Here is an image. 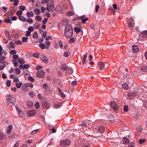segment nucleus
<instances>
[{
	"mask_svg": "<svg viewBox=\"0 0 147 147\" xmlns=\"http://www.w3.org/2000/svg\"><path fill=\"white\" fill-rule=\"evenodd\" d=\"M67 66L65 64H63L60 66L61 69L63 71L66 70L67 69Z\"/></svg>",
	"mask_w": 147,
	"mask_h": 147,
	"instance_id": "6ab92c4d",
	"label": "nucleus"
},
{
	"mask_svg": "<svg viewBox=\"0 0 147 147\" xmlns=\"http://www.w3.org/2000/svg\"><path fill=\"white\" fill-rule=\"evenodd\" d=\"M7 48L10 49H13L15 47L14 43L12 42H10L6 46Z\"/></svg>",
	"mask_w": 147,
	"mask_h": 147,
	"instance_id": "1a4fd4ad",
	"label": "nucleus"
},
{
	"mask_svg": "<svg viewBox=\"0 0 147 147\" xmlns=\"http://www.w3.org/2000/svg\"><path fill=\"white\" fill-rule=\"evenodd\" d=\"M122 87L125 90H127L129 88L128 84L126 83H124L122 85Z\"/></svg>",
	"mask_w": 147,
	"mask_h": 147,
	"instance_id": "c85d7f7f",
	"label": "nucleus"
},
{
	"mask_svg": "<svg viewBox=\"0 0 147 147\" xmlns=\"http://www.w3.org/2000/svg\"><path fill=\"white\" fill-rule=\"evenodd\" d=\"M71 143V141L68 139L63 140L61 141L60 144L62 147H65L69 146Z\"/></svg>",
	"mask_w": 147,
	"mask_h": 147,
	"instance_id": "20e7f679",
	"label": "nucleus"
},
{
	"mask_svg": "<svg viewBox=\"0 0 147 147\" xmlns=\"http://www.w3.org/2000/svg\"><path fill=\"white\" fill-rule=\"evenodd\" d=\"M27 22H28L30 24H32L33 22V21L32 18H28L26 20Z\"/></svg>",
	"mask_w": 147,
	"mask_h": 147,
	"instance_id": "49530a36",
	"label": "nucleus"
},
{
	"mask_svg": "<svg viewBox=\"0 0 147 147\" xmlns=\"http://www.w3.org/2000/svg\"><path fill=\"white\" fill-rule=\"evenodd\" d=\"M28 30L30 32H32L34 30V28L32 26H30L28 28Z\"/></svg>",
	"mask_w": 147,
	"mask_h": 147,
	"instance_id": "4d7b16f0",
	"label": "nucleus"
},
{
	"mask_svg": "<svg viewBox=\"0 0 147 147\" xmlns=\"http://www.w3.org/2000/svg\"><path fill=\"white\" fill-rule=\"evenodd\" d=\"M45 3H47V4H49L51 3V1L50 0H43L42 1V4H44Z\"/></svg>",
	"mask_w": 147,
	"mask_h": 147,
	"instance_id": "2f4dec72",
	"label": "nucleus"
},
{
	"mask_svg": "<svg viewBox=\"0 0 147 147\" xmlns=\"http://www.w3.org/2000/svg\"><path fill=\"white\" fill-rule=\"evenodd\" d=\"M33 37L36 39H37L38 38V34L37 32H35L33 34Z\"/></svg>",
	"mask_w": 147,
	"mask_h": 147,
	"instance_id": "a19ab883",
	"label": "nucleus"
},
{
	"mask_svg": "<svg viewBox=\"0 0 147 147\" xmlns=\"http://www.w3.org/2000/svg\"><path fill=\"white\" fill-rule=\"evenodd\" d=\"M30 65L28 64H25L23 65V67L24 69H28L30 67Z\"/></svg>",
	"mask_w": 147,
	"mask_h": 147,
	"instance_id": "680f3d73",
	"label": "nucleus"
},
{
	"mask_svg": "<svg viewBox=\"0 0 147 147\" xmlns=\"http://www.w3.org/2000/svg\"><path fill=\"white\" fill-rule=\"evenodd\" d=\"M34 28H38L39 26V25L37 22H36L33 24Z\"/></svg>",
	"mask_w": 147,
	"mask_h": 147,
	"instance_id": "3c124183",
	"label": "nucleus"
},
{
	"mask_svg": "<svg viewBox=\"0 0 147 147\" xmlns=\"http://www.w3.org/2000/svg\"><path fill=\"white\" fill-rule=\"evenodd\" d=\"M110 105L115 112L117 113L119 112L120 111V104L112 101L110 102Z\"/></svg>",
	"mask_w": 147,
	"mask_h": 147,
	"instance_id": "7ed1b4c3",
	"label": "nucleus"
},
{
	"mask_svg": "<svg viewBox=\"0 0 147 147\" xmlns=\"http://www.w3.org/2000/svg\"><path fill=\"white\" fill-rule=\"evenodd\" d=\"M28 79L31 82H33L34 80V78L31 76H29L28 77Z\"/></svg>",
	"mask_w": 147,
	"mask_h": 147,
	"instance_id": "774afa93",
	"label": "nucleus"
},
{
	"mask_svg": "<svg viewBox=\"0 0 147 147\" xmlns=\"http://www.w3.org/2000/svg\"><path fill=\"white\" fill-rule=\"evenodd\" d=\"M100 67L99 69L101 70H103L105 69V65L103 63L101 62L99 64Z\"/></svg>",
	"mask_w": 147,
	"mask_h": 147,
	"instance_id": "a878e982",
	"label": "nucleus"
},
{
	"mask_svg": "<svg viewBox=\"0 0 147 147\" xmlns=\"http://www.w3.org/2000/svg\"><path fill=\"white\" fill-rule=\"evenodd\" d=\"M40 58L43 62L46 64L47 63L49 60L45 56L42 55L40 56Z\"/></svg>",
	"mask_w": 147,
	"mask_h": 147,
	"instance_id": "423d86ee",
	"label": "nucleus"
},
{
	"mask_svg": "<svg viewBox=\"0 0 147 147\" xmlns=\"http://www.w3.org/2000/svg\"><path fill=\"white\" fill-rule=\"evenodd\" d=\"M132 51L133 52H138L139 51L138 47L136 45H133L132 47Z\"/></svg>",
	"mask_w": 147,
	"mask_h": 147,
	"instance_id": "dca6fc26",
	"label": "nucleus"
},
{
	"mask_svg": "<svg viewBox=\"0 0 147 147\" xmlns=\"http://www.w3.org/2000/svg\"><path fill=\"white\" fill-rule=\"evenodd\" d=\"M26 105L29 107H31L33 105L32 101L31 100L27 101L26 103Z\"/></svg>",
	"mask_w": 147,
	"mask_h": 147,
	"instance_id": "4be33fe9",
	"label": "nucleus"
},
{
	"mask_svg": "<svg viewBox=\"0 0 147 147\" xmlns=\"http://www.w3.org/2000/svg\"><path fill=\"white\" fill-rule=\"evenodd\" d=\"M18 61L19 62L20 64H23L25 63V61L23 58H19Z\"/></svg>",
	"mask_w": 147,
	"mask_h": 147,
	"instance_id": "393cba45",
	"label": "nucleus"
},
{
	"mask_svg": "<svg viewBox=\"0 0 147 147\" xmlns=\"http://www.w3.org/2000/svg\"><path fill=\"white\" fill-rule=\"evenodd\" d=\"M19 116H20L22 117H24V114L23 113V112L22 111H21L19 112Z\"/></svg>",
	"mask_w": 147,
	"mask_h": 147,
	"instance_id": "603ef678",
	"label": "nucleus"
},
{
	"mask_svg": "<svg viewBox=\"0 0 147 147\" xmlns=\"http://www.w3.org/2000/svg\"><path fill=\"white\" fill-rule=\"evenodd\" d=\"M18 18L20 20L23 22H25L26 20V19L25 17L21 16H19Z\"/></svg>",
	"mask_w": 147,
	"mask_h": 147,
	"instance_id": "5701e85b",
	"label": "nucleus"
},
{
	"mask_svg": "<svg viewBox=\"0 0 147 147\" xmlns=\"http://www.w3.org/2000/svg\"><path fill=\"white\" fill-rule=\"evenodd\" d=\"M11 61L13 64L14 67H16L18 66V63L15 60L12 59L11 60Z\"/></svg>",
	"mask_w": 147,
	"mask_h": 147,
	"instance_id": "b1692460",
	"label": "nucleus"
},
{
	"mask_svg": "<svg viewBox=\"0 0 147 147\" xmlns=\"http://www.w3.org/2000/svg\"><path fill=\"white\" fill-rule=\"evenodd\" d=\"M4 22L5 23H10V24L12 23V22L11 21L9 18L6 19L4 20Z\"/></svg>",
	"mask_w": 147,
	"mask_h": 147,
	"instance_id": "e433bc0d",
	"label": "nucleus"
},
{
	"mask_svg": "<svg viewBox=\"0 0 147 147\" xmlns=\"http://www.w3.org/2000/svg\"><path fill=\"white\" fill-rule=\"evenodd\" d=\"M19 0H14L13 5L15 6H17L18 4Z\"/></svg>",
	"mask_w": 147,
	"mask_h": 147,
	"instance_id": "864d4df0",
	"label": "nucleus"
},
{
	"mask_svg": "<svg viewBox=\"0 0 147 147\" xmlns=\"http://www.w3.org/2000/svg\"><path fill=\"white\" fill-rule=\"evenodd\" d=\"M33 11L35 12L36 14H39L40 13V10L38 8L34 9Z\"/></svg>",
	"mask_w": 147,
	"mask_h": 147,
	"instance_id": "72a5a7b5",
	"label": "nucleus"
},
{
	"mask_svg": "<svg viewBox=\"0 0 147 147\" xmlns=\"http://www.w3.org/2000/svg\"><path fill=\"white\" fill-rule=\"evenodd\" d=\"M26 15L28 18L33 17L34 16V14L32 11L27 12L26 13Z\"/></svg>",
	"mask_w": 147,
	"mask_h": 147,
	"instance_id": "f3484780",
	"label": "nucleus"
},
{
	"mask_svg": "<svg viewBox=\"0 0 147 147\" xmlns=\"http://www.w3.org/2000/svg\"><path fill=\"white\" fill-rule=\"evenodd\" d=\"M69 54L70 53H68L67 52H65L64 53L63 55L65 57H67L69 56Z\"/></svg>",
	"mask_w": 147,
	"mask_h": 147,
	"instance_id": "69168bd1",
	"label": "nucleus"
},
{
	"mask_svg": "<svg viewBox=\"0 0 147 147\" xmlns=\"http://www.w3.org/2000/svg\"><path fill=\"white\" fill-rule=\"evenodd\" d=\"M19 8L20 10L24 11L26 7L24 5H21L19 7Z\"/></svg>",
	"mask_w": 147,
	"mask_h": 147,
	"instance_id": "de8ad7c7",
	"label": "nucleus"
},
{
	"mask_svg": "<svg viewBox=\"0 0 147 147\" xmlns=\"http://www.w3.org/2000/svg\"><path fill=\"white\" fill-rule=\"evenodd\" d=\"M13 126L12 125H9L7 127V134H9L11 132Z\"/></svg>",
	"mask_w": 147,
	"mask_h": 147,
	"instance_id": "f8f14e48",
	"label": "nucleus"
},
{
	"mask_svg": "<svg viewBox=\"0 0 147 147\" xmlns=\"http://www.w3.org/2000/svg\"><path fill=\"white\" fill-rule=\"evenodd\" d=\"M141 70L143 72H145L147 71V67L145 66H143L141 68Z\"/></svg>",
	"mask_w": 147,
	"mask_h": 147,
	"instance_id": "c756f323",
	"label": "nucleus"
},
{
	"mask_svg": "<svg viewBox=\"0 0 147 147\" xmlns=\"http://www.w3.org/2000/svg\"><path fill=\"white\" fill-rule=\"evenodd\" d=\"M35 106L36 109H38L40 107L39 103L38 102H36L35 105Z\"/></svg>",
	"mask_w": 147,
	"mask_h": 147,
	"instance_id": "bf43d9fd",
	"label": "nucleus"
},
{
	"mask_svg": "<svg viewBox=\"0 0 147 147\" xmlns=\"http://www.w3.org/2000/svg\"><path fill=\"white\" fill-rule=\"evenodd\" d=\"M6 57L4 56H1L0 57V63L1 64H4L5 63V60Z\"/></svg>",
	"mask_w": 147,
	"mask_h": 147,
	"instance_id": "4468645a",
	"label": "nucleus"
},
{
	"mask_svg": "<svg viewBox=\"0 0 147 147\" xmlns=\"http://www.w3.org/2000/svg\"><path fill=\"white\" fill-rule=\"evenodd\" d=\"M127 55L129 57H131L133 55V52L132 51L127 50L126 51Z\"/></svg>",
	"mask_w": 147,
	"mask_h": 147,
	"instance_id": "a211bd4d",
	"label": "nucleus"
},
{
	"mask_svg": "<svg viewBox=\"0 0 147 147\" xmlns=\"http://www.w3.org/2000/svg\"><path fill=\"white\" fill-rule=\"evenodd\" d=\"M53 0H52V3L51 4H47V6L45 9L47 11L50 12H52L55 9V7L54 6L53 3Z\"/></svg>",
	"mask_w": 147,
	"mask_h": 147,
	"instance_id": "39448f33",
	"label": "nucleus"
},
{
	"mask_svg": "<svg viewBox=\"0 0 147 147\" xmlns=\"http://www.w3.org/2000/svg\"><path fill=\"white\" fill-rule=\"evenodd\" d=\"M45 43L47 45L46 46V48L48 49L49 48V46L50 45V42L49 41H45Z\"/></svg>",
	"mask_w": 147,
	"mask_h": 147,
	"instance_id": "c9c22d12",
	"label": "nucleus"
},
{
	"mask_svg": "<svg viewBox=\"0 0 147 147\" xmlns=\"http://www.w3.org/2000/svg\"><path fill=\"white\" fill-rule=\"evenodd\" d=\"M146 141L145 139H140L139 141V142L140 144L143 143Z\"/></svg>",
	"mask_w": 147,
	"mask_h": 147,
	"instance_id": "8fccbe9b",
	"label": "nucleus"
},
{
	"mask_svg": "<svg viewBox=\"0 0 147 147\" xmlns=\"http://www.w3.org/2000/svg\"><path fill=\"white\" fill-rule=\"evenodd\" d=\"M23 13V12L20 10H18L16 12V14L18 16H21V15Z\"/></svg>",
	"mask_w": 147,
	"mask_h": 147,
	"instance_id": "a18cd8bd",
	"label": "nucleus"
},
{
	"mask_svg": "<svg viewBox=\"0 0 147 147\" xmlns=\"http://www.w3.org/2000/svg\"><path fill=\"white\" fill-rule=\"evenodd\" d=\"M19 57L18 55H13L12 56V58L13 59H19Z\"/></svg>",
	"mask_w": 147,
	"mask_h": 147,
	"instance_id": "13d9d810",
	"label": "nucleus"
},
{
	"mask_svg": "<svg viewBox=\"0 0 147 147\" xmlns=\"http://www.w3.org/2000/svg\"><path fill=\"white\" fill-rule=\"evenodd\" d=\"M3 65H0V70H2L4 69L5 67L6 66V65L5 63L3 64Z\"/></svg>",
	"mask_w": 147,
	"mask_h": 147,
	"instance_id": "09e8293b",
	"label": "nucleus"
},
{
	"mask_svg": "<svg viewBox=\"0 0 147 147\" xmlns=\"http://www.w3.org/2000/svg\"><path fill=\"white\" fill-rule=\"evenodd\" d=\"M15 43L17 45H19L21 44L22 43L20 40H18L17 41H16L15 42Z\"/></svg>",
	"mask_w": 147,
	"mask_h": 147,
	"instance_id": "e2e57ef3",
	"label": "nucleus"
},
{
	"mask_svg": "<svg viewBox=\"0 0 147 147\" xmlns=\"http://www.w3.org/2000/svg\"><path fill=\"white\" fill-rule=\"evenodd\" d=\"M39 46L42 49L46 48V46L43 43H40L39 45Z\"/></svg>",
	"mask_w": 147,
	"mask_h": 147,
	"instance_id": "ea45409f",
	"label": "nucleus"
},
{
	"mask_svg": "<svg viewBox=\"0 0 147 147\" xmlns=\"http://www.w3.org/2000/svg\"><path fill=\"white\" fill-rule=\"evenodd\" d=\"M134 23L133 22H130L128 25V27L129 28H131V29H132L133 27L134 26Z\"/></svg>",
	"mask_w": 147,
	"mask_h": 147,
	"instance_id": "cd10ccee",
	"label": "nucleus"
},
{
	"mask_svg": "<svg viewBox=\"0 0 147 147\" xmlns=\"http://www.w3.org/2000/svg\"><path fill=\"white\" fill-rule=\"evenodd\" d=\"M26 83L23 84L22 87V90H25L27 87Z\"/></svg>",
	"mask_w": 147,
	"mask_h": 147,
	"instance_id": "79ce46f5",
	"label": "nucleus"
},
{
	"mask_svg": "<svg viewBox=\"0 0 147 147\" xmlns=\"http://www.w3.org/2000/svg\"><path fill=\"white\" fill-rule=\"evenodd\" d=\"M53 82L54 84L59 85L60 84L61 81L59 79H55L54 80Z\"/></svg>",
	"mask_w": 147,
	"mask_h": 147,
	"instance_id": "aec40b11",
	"label": "nucleus"
},
{
	"mask_svg": "<svg viewBox=\"0 0 147 147\" xmlns=\"http://www.w3.org/2000/svg\"><path fill=\"white\" fill-rule=\"evenodd\" d=\"M15 71L18 75H19L20 74L21 71L18 68H16L15 69Z\"/></svg>",
	"mask_w": 147,
	"mask_h": 147,
	"instance_id": "6e6d98bb",
	"label": "nucleus"
},
{
	"mask_svg": "<svg viewBox=\"0 0 147 147\" xmlns=\"http://www.w3.org/2000/svg\"><path fill=\"white\" fill-rule=\"evenodd\" d=\"M139 37L141 38H146L147 37V31H144L140 34Z\"/></svg>",
	"mask_w": 147,
	"mask_h": 147,
	"instance_id": "9d476101",
	"label": "nucleus"
},
{
	"mask_svg": "<svg viewBox=\"0 0 147 147\" xmlns=\"http://www.w3.org/2000/svg\"><path fill=\"white\" fill-rule=\"evenodd\" d=\"M13 82H19V79L18 77H14L13 79Z\"/></svg>",
	"mask_w": 147,
	"mask_h": 147,
	"instance_id": "338daca9",
	"label": "nucleus"
},
{
	"mask_svg": "<svg viewBox=\"0 0 147 147\" xmlns=\"http://www.w3.org/2000/svg\"><path fill=\"white\" fill-rule=\"evenodd\" d=\"M28 38L27 37H23L22 38V41L23 42H26L28 41Z\"/></svg>",
	"mask_w": 147,
	"mask_h": 147,
	"instance_id": "4c0bfd02",
	"label": "nucleus"
},
{
	"mask_svg": "<svg viewBox=\"0 0 147 147\" xmlns=\"http://www.w3.org/2000/svg\"><path fill=\"white\" fill-rule=\"evenodd\" d=\"M7 105L10 106L13 105L16 101V98L10 94L7 95Z\"/></svg>",
	"mask_w": 147,
	"mask_h": 147,
	"instance_id": "f03ea898",
	"label": "nucleus"
},
{
	"mask_svg": "<svg viewBox=\"0 0 147 147\" xmlns=\"http://www.w3.org/2000/svg\"><path fill=\"white\" fill-rule=\"evenodd\" d=\"M138 94L139 93L137 92H136L135 91L133 92L130 93V95L134 96H136V95H138Z\"/></svg>",
	"mask_w": 147,
	"mask_h": 147,
	"instance_id": "7c9ffc66",
	"label": "nucleus"
},
{
	"mask_svg": "<svg viewBox=\"0 0 147 147\" xmlns=\"http://www.w3.org/2000/svg\"><path fill=\"white\" fill-rule=\"evenodd\" d=\"M105 130V127L103 125H101L98 127V130L100 133H103Z\"/></svg>",
	"mask_w": 147,
	"mask_h": 147,
	"instance_id": "6e6552de",
	"label": "nucleus"
},
{
	"mask_svg": "<svg viewBox=\"0 0 147 147\" xmlns=\"http://www.w3.org/2000/svg\"><path fill=\"white\" fill-rule=\"evenodd\" d=\"M36 20L38 21H40L42 20L41 17L39 15H37L35 17Z\"/></svg>",
	"mask_w": 147,
	"mask_h": 147,
	"instance_id": "473e14b6",
	"label": "nucleus"
},
{
	"mask_svg": "<svg viewBox=\"0 0 147 147\" xmlns=\"http://www.w3.org/2000/svg\"><path fill=\"white\" fill-rule=\"evenodd\" d=\"M22 85V83L21 82L17 83L16 84V85L17 88H20Z\"/></svg>",
	"mask_w": 147,
	"mask_h": 147,
	"instance_id": "f704fd0d",
	"label": "nucleus"
},
{
	"mask_svg": "<svg viewBox=\"0 0 147 147\" xmlns=\"http://www.w3.org/2000/svg\"><path fill=\"white\" fill-rule=\"evenodd\" d=\"M123 143L125 144H127L129 142L128 139L125 138H124L123 139Z\"/></svg>",
	"mask_w": 147,
	"mask_h": 147,
	"instance_id": "bb28decb",
	"label": "nucleus"
},
{
	"mask_svg": "<svg viewBox=\"0 0 147 147\" xmlns=\"http://www.w3.org/2000/svg\"><path fill=\"white\" fill-rule=\"evenodd\" d=\"M36 113L35 110L33 109L29 111L27 113V115L29 116H32L35 115Z\"/></svg>",
	"mask_w": 147,
	"mask_h": 147,
	"instance_id": "9b49d317",
	"label": "nucleus"
},
{
	"mask_svg": "<svg viewBox=\"0 0 147 147\" xmlns=\"http://www.w3.org/2000/svg\"><path fill=\"white\" fill-rule=\"evenodd\" d=\"M88 20V18H85L83 19L82 20L81 22L83 23H85V22Z\"/></svg>",
	"mask_w": 147,
	"mask_h": 147,
	"instance_id": "0e129e2a",
	"label": "nucleus"
},
{
	"mask_svg": "<svg viewBox=\"0 0 147 147\" xmlns=\"http://www.w3.org/2000/svg\"><path fill=\"white\" fill-rule=\"evenodd\" d=\"M42 106L44 108L47 109L49 107V105L47 101H45L42 103Z\"/></svg>",
	"mask_w": 147,
	"mask_h": 147,
	"instance_id": "ddd939ff",
	"label": "nucleus"
},
{
	"mask_svg": "<svg viewBox=\"0 0 147 147\" xmlns=\"http://www.w3.org/2000/svg\"><path fill=\"white\" fill-rule=\"evenodd\" d=\"M58 90L62 98H64L65 97V95L64 93L61 91L60 88H58Z\"/></svg>",
	"mask_w": 147,
	"mask_h": 147,
	"instance_id": "412c9836",
	"label": "nucleus"
},
{
	"mask_svg": "<svg viewBox=\"0 0 147 147\" xmlns=\"http://www.w3.org/2000/svg\"><path fill=\"white\" fill-rule=\"evenodd\" d=\"M36 76L39 78H42L45 76V74L42 70L38 71L36 73Z\"/></svg>",
	"mask_w": 147,
	"mask_h": 147,
	"instance_id": "0eeeda50",
	"label": "nucleus"
},
{
	"mask_svg": "<svg viewBox=\"0 0 147 147\" xmlns=\"http://www.w3.org/2000/svg\"><path fill=\"white\" fill-rule=\"evenodd\" d=\"M74 30L77 33H79L81 30V29L79 28L76 27L74 28Z\"/></svg>",
	"mask_w": 147,
	"mask_h": 147,
	"instance_id": "58836bf2",
	"label": "nucleus"
},
{
	"mask_svg": "<svg viewBox=\"0 0 147 147\" xmlns=\"http://www.w3.org/2000/svg\"><path fill=\"white\" fill-rule=\"evenodd\" d=\"M87 57V56L86 54H84L83 56L82 57V63L83 65H84L86 64V59Z\"/></svg>",
	"mask_w": 147,
	"mask_h": 147,
	"instance_id": "2eb2a0df",
	"label": "nucleus"
},
{
	"mask_svg": "<svg viewBox=\"0 0 147 147\" xmlns=\"http://www.w3.org/2000/svg\"><path fill=\"white\" fill-rule=\"evenodd\" d=\"M17 51L15 50H10L9 53L12 55H16L17 53Z\"/></svg>",
	"mask_w": 147,
	"mask_h": 147,
	"instance_id": "37998d69",
	"label": "nucleus"
},
{
	"mask_svg": "<svg viewBox=\"0 0 147 147\" xmlns=\"http://www.w3.org/2000/svg\"><path fill=\"white\" fill-rule=\"evenodd\" d=\"M47 32L46 31H44L43 33L42 34V36L43 38H45L47 36Z\"/></svg>",
	"mask_w": 147,
	"mask_h": 147,
	"instance_id": "052dcab7",
	"label": "nucleus"
},
{
	"mask_svg": "<svg viewBox=\"0 0 147 147\" xmlns=\"http://www.w3.org/2000/svg\"><path fill=\"white\" fill-rule=\"evenodd\" d=\"M129 110V108L128 106L127 105H124L123 107V111L124 112H127Z\"/></svg>",
	"mask_w": 147,
	"mask_h": 147,
	"instance_id": "c03bdc74",
	"label": "nucleus"
},
{
	"mask_svg": "<svg viewBox=\"0 0 147 147\" xmlns=\"http://www.w3.org/2000/svg\"><path fill=\"white\" fill-rule=\"evenodd\" d=\"M73 30L71 25H66L65 29L64 35L67 38H69L73 35Z\"/></svg>",
	"mask_w": 147,
	"mask_h": 147,
	"instance_id": "f257e3e1",
	"label": "nucleus"
},
{
	"mask_svg": "<svg viewBox=\"0 0 147 147\" xmlns=\"http://www.w3.org/2000/svg\"><path fill=\"white\" fill-rule=\"evenodd\" d=\"M27 87H30L31 88H32L33 87V84L31 83H26Z\"/></svg>",
	"mask_w": 147,
	"mask_h": 147,
	"instance_id": "5fc2aeb1",
	"label": "nucleus"
}]
</instances>
